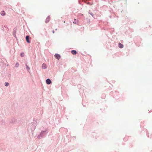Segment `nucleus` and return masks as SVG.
I'll list each match as a JSON object with an SVG mask.
<instances>
[{"label": "nucleus", "mask_w": 152, "mask_h": 152, "mask_svg": "<svg viewBox=\"0 0 152 152\" xmlns=\"http://www.w3.org/2000/svg\"><path fill=\"white\" fill-rule=\"evenodd\" d=\"M1 15L2 16H4L5 15V13L4 11H3L1 12Z\"/></svg>", "instance_id": "nucleus-8"}, {"label": "nucleus", "mask_w": 152, "mask_h": 152, "mask_svg": "<svg viewBox=\"0 0 152 152\" xmlns=\"http://www.w3.org/2000/svg\"><path fill=\"white\" fill-rule=\"evenodd\" d=\"M29 36H26V39L27 42L30 43V41L29 40Z\"/></svg>", "instance_id": "nucleus-3"}, {"label": "nucleus", "mask_w": 152, "mask_h": 152, "mask_svg": "<svg viewBox=\"0 0 152 152\" xmlns=\"http://www.w3.org/2000/svg\"><path fill=\"white\" fill-rule=\"evenodd\" d=\"M53 34H54V31H53Z\"/></svg>", "instance_id": "nucleus-13"}, {"label": "nucleus", "mask_w": 152, "mask_h": 152, "mask_svg": "<svg viewBox=\"0 0 152 152\" xmlns=\"http://www.w3.org/2000/svg\"><path fill=\"white\" fill-rule=\"evenodd\" d=\"M26 69H29L30 68H29L28 67V66H27L26 65Z\"/></svg>", "instance_id": "nucleus-11"}, {"label": "nucleus", "mask_w": 152, "mask_h": 152, "mask_svg": "<svg viewBox=\"0 0 152 152\" xmlns=\"http://www.w3.org/2000/svg\"><path fill=\"white\" fill-rule=\"evenodd\" d=\"M20 55L22 56H23L24 55V53H21L20 54Z\"/></svg>", "instance_id": "nucleus-12"}, {"label": "nucleus", "mask_w": 152, "mask_h": 152, "mask_svg": "<svg viewBox=\"0 0 152 152\" xmlns=\"http://www.w3.org/2000/svg\"><path fill=\"white\" fill-rule=\"evenodd\" d=\"M46 83L48 84H50L51 83V81L49 79H48L46 81Z\"/></svg>", "instance_id": "nucleus-2"}, {"label": "nucleus", "mask_w": 152, "mask_h": 152, "mask_svg": "<svg viewBox=\"0 0 152 152\" xmlns=\"http://www.w3.org/2000/svg\"><path fill=\"white\" fill-rule=\"evenodd\" d=\"M55 57L58 60L59 59L60 57V55L58 54H56L55 55Z\"/></svg>", "instance_id": "nucleus-1"}, {"label": "nucleus", "mask_w": 152, "mask_h": 152, "mask_svg": "<svg viewBox=\"0 0 152 152\" xmlns=\"http://www.w3.org/2000/svg\"><path fill=\"white\" fill-rule=\"evenodd\" d=\"M118 46L120 48H122L124 47L123 45L120 43H118Z\"/></svg>", "instance_id": "nucleus-4"}, {"label": "nucleus", "mask_w": 152, "mask_h": 152, "mask_svg": "<svg viewBox=\"0 0 152 152\" xmlns=\"http://www.w3.org/2000/svg\"><path fill=\"white\" fill-rule=\"evenodd\" d=\"M42 67L43 69H46L47 67L46 65L44 63L42 64Z\"/></svg>", "instance_id": "nucleus-7"}, {"label": "nucleus", "mask_w": 152, "mask_h": 152, "mask_svg": "<svg viewBox=\"0 0 152 152\" xmlns=\"http://www.w3.org/2000/svg\"><path fill=\"white\" fill-rule=\"evenodd\" d=\"M71 53L73 55H75L77 53V52L76 50H73L72 51Z\"/></svg>", "instance_id": "nucleus-6"}, {"label": "nucleus", "mask_w": 152, "mask_h": 152, "mask_svg": "<svg viewBox=\"0 0 152 152\" xmlns=\"http://www.w3.org/2000/svg\"><path fill=\"white\" fill-rule=\"evenodd\" d=\"M9 85V83H5V86H8Z\"/></svg>", "instance_id": "nucleus-9"}, {"label": "nucleus", "mask_w": 152, "mask_h": 152, "mask_svg": "<svg viewBox=\"0 0 152 152\" xmlns=\"http://www.w3.org/2000/svg\"><path fill=\"white\" fill-rule=\"evenodd\" d=\"M50 20V17L49 16H48L46 18L45 20V22L48 23Z\"/></svg>", "instance_id": "nucleus-5"}, {"label": "nucleus", "mask_w": 152, "mask_h": 152, "mask_svg": "<svg viewBox=\"0 0 152 152\" xmlns=\"http://www.w3.org/2000/svg\"><path fill=\"white\" fill-rule=\"evenodd\" d=\"M19 65V64L18 63H16L15 65V66L16 67H18Z\"/></svg>", "instance_id": "nucleus-10"}]
</instances>
